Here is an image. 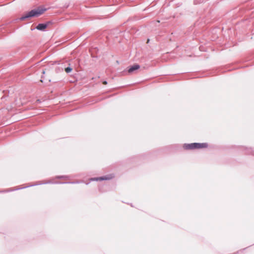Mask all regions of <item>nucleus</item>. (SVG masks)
I'll use <instances>...</instances> for the list:
<instances>
[{"mask_svg":"<svg viewBox=\"0 0 254 254\" xmlns=\"http://www.w3.org/2000/svg\"><path fill=\"white\" fill-rule=\"evenodd\" d=\"M56 178L58 179H62V178L67 179L68 178V177L66 176H57Z\"/></svg>","mask_w":254,"mask_h":254,"instance_id":"8","label":"nucleus"},{"mask_svg":"<svg viewBox=\"0 0 254 254\" xmlns=\"http://www.w3.org/2000/svg\"><path fill=\"white\" fill-rule=\"evenodd\" d=\"M114 177L113 174H110L106 176H104L100 177L93 178L90 179L91 181H104V180H109Z\"/></svg>","mask_w":254,"mask_h":254,"instance_id":"3","label":"nucleus"},{"mask_svg":"<svg viewBox=\"0 0 254 254\" xmlns=\"http://www.w3.org/2000/svg\"><path fill=\"white\" fill-rule=\"evenodd\" d=\"M208 144L206 143H192L184 145V148L187 150L206 148Z\"/></svg>","mask_w":254,"mask_h":254,"instance_id":"2","label":"nucleus"},{"mask_svg":"<svg viewBox=\"0 0 254 254\" xmlns=\"http://www.w3.org/2000/svg\"><path fill=\"white\" fill-rule=\"evenodd\" d=\"M48 23H40L36 26V29L38 30L44 31L48 27Z\"/></svg>","mask_w":254,"mask_h":254,"instance_id":"4","label":"nucleus"},{"mask_svg":"<svg viewBox=\"0 0 254 254\" xmlns=\"http://www.w3.org/2000/svg\"><path fill=\"white\" fill-rule=\"evenodd\" d=\"M34 185H30V186H34Z\"/></svg>","mask_w":254,"mask_h":254,"instance_id":"12","label":"nucleus"},{"mask_svg":"<svg viewBox=\"0 0 254 254\" xmlns=\"http://www.w3.org/2000/svg\"><path fill=\"white\" fill-rule=\"evenodd\" d=\"M27 187H29V186H28V187H25V188H27ZM24 188H25V187H23Z\"/></svg>","mask_w":254,"mask_h":254,"instance_id":"13","label":"nucleus"},{"mask_svg":"<svg viewBox=\"0 0 254 254\" xmlns=\"http://www.w3.org/2000/svg\"><path fill=\"white\" fill-rule=\"evenodd\" d=\"M51 182H47V183H45V184H46V183H51Z\"/></svg>","mask_w":254,"mask_h":254,"instance_id":"11","label":"nucleus"},{"mask_svg":"<svg viewBox=\"0 0 254 254\" xmlns=\"http://www.w3.org/2000/svg\"><path fill=\"white\" fill-rule=\"evenodd\" d=\"M42 183H40V184H38V185H41Z\"/></svg>","mask_w":254,"mask_h":254,"instance_id":"14","label":"nucleus"},{"mask_svg":"<svg viewBox=\"0 0 254 254\" xmlns=\"http://www.w3.org/2000/svg\"><path fill=\"white\" fill-rule=\"evenodd\" d=\"M23 188H17V189H14V190H6L2 191L1 192H9V191H12V190H18L21 189H23Z\"/></svg>","mask_w":254,"mask_h":254,"instance_id":"7","label":"nucleus"},{"mask_svg":"<svg viewBox=\"0 0 254 254\" xmlns=\"http://www.w3.org/2000/svg\"><path fill=\"white\" fill-rule=\"evenodd\" d=\"M139 67H140L139 65L135 64H134V65H132L131 66H130L128 69L127 71H128V73H130L133 72L134 71L139 69Z\"/></svg>","mask_w":254,"mask_h":254,"instance_id":"5","label":"nucleus"},{"mask_svg":"<svg viewBox=\"0 0 254 254\" xmlns=\"http://www.w3.org/2000/svg\"><path fill=\"white\" fill-rule=\"evenodd\" d=\"M72 70V68L69 66L68 67H67L65 68V71L66 72V73H69Z\"/></svg>","mask_w":254,"mask_h":254,"instance_id":"6","label":"nucleus"},{"mask_svg":"<svg viewBox=\"0 0 254 254\" xmlns=\"http://www.w3.org/2000/svg\"><path fill=\"white\" fill-rule=\"evenodd\" d=\"M66 183H67V184H74V183H75V182H66Z\"/></svg>","mask_w":254,"mask_h":254,"instance_id":"9","label":"nucleus"},{"mask_svg":"<svg viewBox=\"0 0 254 254\" xmlns=\"http://www.w3.org/2000/svg\"><path fill=\"white\" fill-rule=\"evenodd\" d=\"M46 10V8L38 7L37 9H33L27 12L22 15L21 17H20L19 19L21 21H23L29 18L38 17L43 14Z\"/></svg>","mask_w":254,"mask_h":254,"instance_id":"1","label":"nucleus"},{"mask_svg":"<svg viewBox=\"0 0 254 254\" xmlns=\"http://www.w3.org/2000/svg\"><path fill=\"white\" fill-rule=\"evenodd\" d=\"M103 83L104 84H107V82L106 81H103Z\"/></svg>","mask_w":254,"mask_h":254,"instance_id":"10","label":"nucleus"}]
</instances>
